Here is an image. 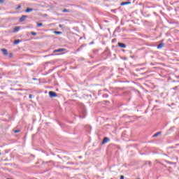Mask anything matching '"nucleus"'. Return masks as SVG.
<instances>
[{"mask_svg": "<svg viewBox=\"0 0 179 179\" xmlns=\"http://www.w3.org/2000/svg\"><path fill=\"white\" fill-rule=\"evenodd\" d=\"M49 96L52 99L54 97H57V93L55 92L50 91L49 92Z\"/></svg>", "mask_w": 179, "mask_h": 179, "instance_id": "obj_1", "label": "nucleus"}, {"mask_svg": "<svg viewBox=\"0 0 179 179\" xmlns=\"http://www.w3.org/2000/svg\"><path fill=\"white\" fill-rule=\"evenodd\" d=\"M118 47H120V48H127V45H125L124 43H122L121 42H119L117 43Z\"/></svg>", "mask_w": 179, "mask_h": 179, "instance_id": "obj_2", "label": "nucleus"}, {"mask_svg": "<svg viewBox=\"0 0 179 179\" xmlns=\"http://www.w3.org/2000/svg\"><path fill=\"white\" fill-rule=\"evenodd\" d=\"M107 142H110V138L108 137H105L102 141V145H106Z\"/></svg>", "mask_w": 179, "mask_h": 179, "instance_id": "obj_3", "label": "nucleus"}, {"mask_svg": "<svg viewBox=\"0 0 179 179\" xmlns=\"http://www.w3.org/2000/svg\"><path fill=\"white\" fill-rule=\"evenodd\" d=\"M27 17H29V16H27V15H22L20 18V22H24V20H26V19H27Z\"/></svg>", "mask_w": 179, "mask_h": 179, "instance_id": "obj_4", "label": "nucleus"}, {"mask_svg": "<svg viewBox=\"0 0 179 179\" xmlns=\"http://www.w3.org/2000/svg\"><path fill=\"white\" fill-rule=\"evenodd\" d=\"M86 117V110H83L82 113L80 114V118H85Z\"/></svg>", "mask_w": 179, "mask_h": 179, "instance_id": "obj_5", "label": "nucleus"}, {"mask_svg": "<svg viewBox=\"0 0 179 179\" xmlns=\"http://www.w3.org/2000/svg\"><path fill=\"white\" fill-rule=\"evenodd\" d=\"M62 51H65V48L56 49L53 51V52H62Z\"/></svg>", "mask_w": 179, "mask_h": 179, "instance_id": "obj_6", "label": "nucleus"}, {"mask_svg": "<svg viewBox=\"0 0 179 179\" xmlns=\"http://www.w3.org/2000/svg\"><path fill=\"white\" fill-rule=\"evenodd\" d=\"M120 5L121 6H125V5H131V1L122 2Z\"/></svg>", "mask_w": 179, "mask_h": 179, "instance_id": "obj_7", "label": "nucleus"}, {"mask_svg": "<svg viewBox=\"0 0 179 179\" xmlns=\"http://www.w3.org/2000/svg\"><path fill=\"white\" fill-rule=\"evenodd\" d=\"M34 10V9H33V8H27L25 10V12H26L27 13H30V12H33Z\"/></svg>", "mask_w": 179, "mask_h": 179, "instance_id": "obj_8", "label": "nucleus"}, {"mask_svg": "<svg viewBox=\"0 0 179 179\" xmlns=\"http://www.w3.org/2000/svg\"><path fill=\"white\" fill-rule=\"evenodd\" d=\"M19 30H20V27H15L13 29V33H17Z\"/></svg>", "mask_w": 179, "mask_h": 179, "instance_id": "obj_9", "label": "nucleus"}, {"mask_svg": "<svg viewBox=\"0 0 179 179\" xmlns=\"http://www.w3.org/2000/svg\"><path fill=\"white\" fill-rule=\"evenodd\" d=\"M163 47H164V43H161L157 45L158 50H160V48H163Z\"/></svg>", "mask_w": 179, "mask_h": 179, "instance_id": "obj_10", "label": "nucleus"}, {"mask_svg": "<svg viewBox=\"0 0 179 179\" xmlns=\"http://www.w3.org/2000/svg\"><path fill=\"white\" fill-rule=\"evenodd\" d=\"M1 52H3V55H8V50L1 49Z\"/></svg>", "mask_w": 179, "mask_h": 179, "instance_id": "obj_11", "label": "nucleus"}, {"mask_svg": "<svg viewBox=\"0 0 179 179\" xmlns=\"http://www.w3.org/2000/svg\"><path fill=\"white\" fill-rule=\"evenodd\" d=\"M161 134H162V131H159V132L156 133L155 134H154L153 137L156 138V137L159 136V135H161Z\"/></svg>", "mask_w": 179, "mask_h": 179, "instance_id": "obj_12", "label": "nucleus"}, {"mask_svg": "<svg viewBox=\"0 0 179 179\" xmlns=\"http://www.w3.org/2000/svg\"><path fill=\"white\" fill-rule=\"evenodd\" d=\"M19 43H20V39H17V40H15V41H14V44H15V45H17V44H19Z\"/></svg>", "mask_w": 179, "mask_h": 179, "instance_id": "obj_13", "label": "nucleus"}, {"mask_svg": "<svg viewBox=\"0 0 179 179\" xmlns=\"http://www.w3.org/2000/svg\"><path fill=\"white\" fill-rule=\"evenodd\" d=\"M55 34H62V31H55Z\"/></svg>", "mask_w": 179, "mask_h": 179, "instance_id": "obj_14", "label": "nucleus"}, {"mask_svg": "<svg viewBox=\"0 0 179 179\" xmlns=\"http://www.w3.org/2000/svg\"><path fill=\"white\" fill-rule=\"evenodd\" d=\"M62 12L65 13L66 12H69V10L66 9V8H64V9L62 10Z\"/></svg>", "mask_w": 179, "mask_h": 179, "instance_id": "obj_15", "label": "nucleus"}, {"mask_svg": "<svg viewBox=\"0 0 179 179\" xmlns=\"http://www.w3.org/2000/svg\"><path fill=\"white\" fill-rule=\"evenodd\" d=\"M31 36H37V33H36L34 31H31Z\"/></svg>", "mask_w": 179, "mask_h": 179, "instance_id": "obj_16", "label": "nucleus"}, {"mask_svg": "<svg viewBox=\"0 0 179 179\" xmlns=\"http://www.w3.org/2000/svg\"><path fill=\"white\" fill-rule=\"evenodd\" d=\"M82 47H83V45L80 46V48H79L78 49L76 50V52H79V51H80L82 50Z\"/></svg>", "mask_w": 179, "mask_h": 179, "instance_id": "obj_17", "label": "nucleus"}, {"mask_svg": "<svg viewBox=\"0 0 179 179\" xmlns=\"http://www.w3.org/2000/svg\"><path fill=\"white\" fill-rule=\"evenodd\" d=\"M41 26H43V23H37L38 27H41Z\"/></svg>", "mask_w": 179, "mask_h": 179, "instance_id": "obj_18", "label": "nucleus"}, {"mask_svg": "<svg viewBox=\"0 0 179 179\" xmlns=\"http://www.w3.org/2000/svg\"><path fill=\"white\" fill-rule=\"evenodd\" d=\"M14 132H15V134H17V133L20 132V130L17 129V130H15Z\"/></svg>", "mask_w": 179, "mask_h": 179, "instance_id": "obj_19", "label": "nucleus"}, {"mask_svg": "<svg viewBox=\"0 0 179 179\" xmlns=\"http://www.w3.org/2000/svg\"><path fill=\"white\" fill-rule=\"evenodd\" d=\"M3 2H5V0H0V4L3 3Z\"/></svg>", "mask_w": 179, "mask_h": 179, "instance_id": "obj_20", "label": "nucleus"}, {"mask_svg": "<svg viewBox=\"0 0 179 179\" xmlns=\"http://www.w3.org/2000/svg\"><path fill=\"white\" fill-rule=\"evenodd\" d=\"M20 8H22V6L19 5V6L16 8V9H20Z\"/></svg>", "mask_w": 179, "mask_h": 179, "instance_id": "obj_21", "label": "nucleus"}, {"mask_svg": "<svg viewBox=\"0 0 179 179\" xmlns=\"http://www.w3.org/2000/svg\"><path fill=\"white\" fill-rule=\"evenodd\" d=\"M103 97H106V98L108 97V94H104Z\"/></svg>", "mask_w": 179, "mask_h": 179, "instance_id": "obj_22", "label": "nucleus"}, {"mask_svg": "<svg viewBox=\"0 0 179 179\" xmlns=\"http://www.w3.org/2000/svg\"><path fill=\"white\" fill-rule=\"evenodd\" d=\"M166 163H168L169 164H173V162H169L167 161Z\"/></svg>", "mask_w": 179, "mask_h": 179, "instance_id": "obj_23", "label": "nucleus"}, {"mask_svg": "<svg viewBox=\"0 0 179 179\" xmlns=\"http://www.w3.org/2000/svg\"><path fill=\"white\" fill-rule=\"evenodd\" d=\"M32 97H33V95L29 94V99H32Z\"/></svg>", "mask_w": 179, "mask_h": 179, "instance_id": "obj_24", "label": "nucleus"}, {"mask_svg": "<svg viewBox=\"0 0 179 179\" xmlns=\"http://www.w3.org/2000/svg\"><path fill=\"white\" fill-rule=\"evenodd\" d=\"M124 176H120V179H124Z\"/></svg>", "mask_w": 179, "mask_h": 179, "instance_id": "obj_25", "label": "nucleus"}, {"mask_svg": "<svg viewBox=\"0 0 179 179\" xmlns=\"http://www.w3.org/2000/svg\"><path fill=\"white\" fill-rule=\"evenodd\" d=\"M33 80H36V78H33Z\"/></svg>", "mask_w": 179, "mask_h": 179, "instance_id": "obj_26", "label": "nucleus"}, {"mask_svg": "<svg viewBox=\"0 0 179 179\" xmlns=\"http://www.w3.org/2000/svg\"><path fill=\"white\" fill-rule=\"evenodd\" d=\"M149 164H150V162H149Z\"/></svg>", "mask_w": 179, "mask_h": 179, "instance_id": "obj_27", "label": "nucleus"}, {"mask_svg": "<svg viewBox=\"0 0 179 179\" xmlns=\"http://www.w3.org/2000/svg\"><path fill=\"white\" fill-rule=\"evenodd\" d=\"M0 155H1V152H0Z\"/></svg>", "mask_w": 179, "mask_h": 179, "instance_id": "obj_28", "label": "nucleus"}, {"mask_svg": "<svg viewBox=\"0 0 179 179\" xmlns=\"http://www.w3.org/2000/svg\"><path fill=\"white\" fill-rule=\"evenodd\" d=\"M139 179V178H138Z\"/></svg>", "mask_w": 179, "mask_h": 179, "instance_id": "obj_29", "label": "nucleus"}]
</instances>
